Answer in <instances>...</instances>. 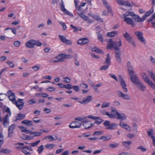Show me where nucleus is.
<instances>
[{"instance_id": "obj_1", "label": "nucleus", "mask_w": 155, "mask_h": 155, "mask_svg": "<svg viewBox=\"0 0 155 155\" xmlns=\"http://www.w3.org/2000/svg\"><path fill=\"white\" fill-rule=\"evenodd\" d=\"M130 80L132 83L134 84L137 88L143 92L146 88V86L142 83L140 79L136 75L130 78Z\"/></svg>"}, {"instance_id": "obj_2", "label": "nucleus", "mask_w": 155, "mask_h": 155, "mask_svg": "<svg viewBox=\"0 0 155 155\" xmlns=\"http://www.w3.org/2000/svg\"><path fill=\"white\" fill-rule=\"evenodd\" d=\"M103 125L106 129L112 130L117 128V125L115 123L110 124V121L106 120L103 123Z\"/></svg>"}, {"instance_id": "obj_3", "label": "nucleus", "mask_w": 155, "mask_h": 155, "mask_svg": "<svg viewBox=\"0 0 155 155\" xmlns=\"http://www.w3.org/2000/svg\"><path fill=\"white\" fill-rule=\"evenodd\" d=\"M123 35L124 38L127 41L128 43L134 47H135L136 45L132 37L127 32H126L123 34Z\"/></svg>"}, {"instance_id": "obj_4", "label": "nucleus", "mask_w": 155, "mask_h": 155, "mask_svg": "<svg viewBox=\"0 0 155 155\" xmlns=\"http://www.w3.org/2000/svg\"><path fill=\"white\" fill-rule=\"evenodd\" d=\"M119 80L120 82V85L124 92H127V84L124 79L123 77L121 75L119 76Z\"/></svg>"}, {"instance_id": "obj_5", "label": "nucleus", "mask_w": 155, "mask_h": 155, "mask_svg": "<svg viewBox=\"0 0 155 155\" xmlns=\"http://www.w3.org/2000/svg\"><path fill=\"white\" fill-rule=\"evenodd\" d=\"M135 34L137 36V39L145 45L146 42L143 36V32L140 31H136L135 32Z\"/></svg>"}, {"instance_id": "obj_6", "label": "nucleus", "mask_w": 155, "mask_h": 155, "mask_svg": "<svg viewBox=\"0 0 155 155\" xmlns=\"http://www.w3.org/2000/svg\"><path fill=\"white\" fill-rule=\"evenodd\" d=\"M127 66L128 67L127 71L130 78L136 75L130 62H127Z\"/></svg>"}, {"instance_id": "obj_7", "label": "nucleus", "mask_w": 155, "mask_h": 155, "mask_svg": "<svg viewBox=\"0 0 155 155\" xmlns=\"http://www.w3.org/2000/svg\"><path fill=\"white\" fill-rule=\"evenodd\" d=\"M60 5L61 10L65 14L70 16H73V15L70 12L68 11L66 9L64 8V3L63 0H61Z\"/></svg>"}, {"instance_id": "obj_8", "label": "nucleus", "mask_w": 155, "mask_h": 155, "mask_svg": "<svg viewBox=\"0 0 155 155\" xmlns=\"http://www.w3.org/2000/svg\"><path fill=\"white\" fill-rule=\"evenodd\" d=\"M116 46H118L117 43L113 41L111 39H109L107 45V49H111L112 48H113L114 49Z\"/></svg>"}, {"instance_id": "obj_9", "label": "nucleus", "mask_w": 155, "mask_h": 155, "mask_svg": "<svg viewBox=\"0 0 155 155\" xmlns=\"http://www.w3.org/2000/svg\"><path fill=\"white\" fill-rule=\"evenodd\" d=\"M77 57H78V55L76 54L72 56L70 54L65 55L63 54H59L58 56L55 57V58H76Z\"/></svg>"}, {"instance_id": "obj_10", "label": "nucleus", "mask_w": 155, "mask_h": 155, "mask_svg": "<svg viewBox=\"0 0 155 155\" xmlns=\"http://www.w3.org/2000/svg\"><path fill=\"white\" fill-rule=\"evenodd\" d=\"M59 38L63 43L65 44L70 45L72 44L71 41L70 40L67 39L66 37L63 35H59Z\"/></svg>"}, {"instance_id": "obj_11", "label": "nucleus", "mask_w": 155, "mask_h": 155, "mask_svg": "<svg viewBox=\"0 0 155 155\" xmlns=\"http://www.w3.org/2000/svg\"><path fill=\"white\" fill-rule=\"evenodd\" d=\"M23 99H18L17 101H16L17 103H14L17 107L20 110H21L23 107L24 104V103L22 101Z\"/></svg>"}, {"instance_id": "obj_12", "label": "nucleus", "mask_w": 155, "mask_h": 155, "mask_svg": "<svg viewBox=\"0 0 155 155\" xmlns=\"http://www.w3.org/2000/svg\"><path fill=\"white\" fill-rule=\"evenodd\" d=\"M121 18H124V21L127 24L131 25L133 27L135 26L134 22L131 18L128 17H123Z\"/></svg>"}, {"instance_id": "obj_13", "label": "nucleus", "mask_w": 155, "mask_h": 155, "mask_svg": "<svg viewBox=\"0 0 155 155\" xmlns=\"http://www.w3.org/2000/svg\"><path fill=\"white\" fill-rule=\"evenodd\" d=\"M81 124V123L78 122L74 121L71 122L69 127L71 128H79L80 127Z\"/></svg>"}, {"instance_id": "obj_14", "label": "nucleus", "mask_w": 155, "mask_h": 155, "mask_svg": "<svg viewBox=\"0 0 155 155\" xmlns=\"http://www.w3.org/2000/svg\"><path fill=\"white\" fill-rule=\"evenodd\" d=\"M92 101V97L91 96H88L86 98H84L83 100L81 101L80 100L78 101V102L81 104H87Z\"/></svg>"}, {"instance_id": "obj_15", "label": "nucleus", "mask_w": 155, "mask_h": 155, "mask_svg": "<svg viewBox=\"0 0 155 155\" xmlns=\"http://www.w3.org/2000/svg\"><path fill=\"white\" fill-rule=\"evenodd\" d=\"M34 42V40L30 39L25 43V45L27 48H33L35 47Z\"/></svg>"}, {"instance_id": "obj_16", "label": "nucleus", "mask_w": 155, "mask_h": 155, "mask_svg": "<svg viewBox=\"0 0 155 155\" xmlns=\"http://www.w3.org/2000/svg\"><path fill=\"white\" fill-rule=\"evenodd\" d=\"M104 63H106L107 64V65L101 67L100 68V70L101 71L106 70L108 68L110 64V59H106V60Z\"/></svg>"}, {"instance_id": "obj_17", "label": "nucleus", "mask_w": 155, "mask_h": 155, "mask_svg": "<svg viewBox=\"0 0 155 155\" xmlns=\"http://www.w3.org/2000/svg\"><path fill=\"white\" fill-rule=\"evenodd\" d=\"M118 95L120 97H121L125 100H130L131 98L130 96L127 94H124L121 91H119Z\"/></svg>"}, {"instance_id": "obj_18", "label": "nucleus", "mask_w": 155, "mask_h": 155, "mask_svg": "<svg viewBox=\"0 0 155 155\" xmlns=\"http://www.w3.org/2000/svg\"><path fill=\"white\" fill-rule=\"evenodd\" d=\"M153 130L152 129H150L147 131V133L148 136L150 137L153 140V144L155 146V137L153 135Z\"/></svg>"}, {"instance_id": "obj_19", "label": "nucleus", "mask_w": 155, "mask_h": 155, "mask_svg": "<svg viewBox=\"0 0 155 155\" xmlns=\"http://www.w3.org/2000/svg\"><path fill=\"white\" fill-rule=\"evenodd\" d=\"M132 18L136 22H143L144 20L142 16V18L140 17L139 15L134 14Z\"/></svg>"}, {"instance_id": "obj_20", "label": "nucleus", "mask_w": 155, "mask_h": 155, "mask_svg": "<svg viewBox=\"0 0 155 155\" xmlns=\"http://www.w3.org/2000/svg\"><path fill=\"white\" fill-rule=\"evenodd\" d=\"M89 41L87 38H83L79 39L77 41L78 44L82 45L87 44L88 42Z\"/></svg>"}, {"instance_id": "obj_21", "label": "nucleus", "mask_w": 155, "mask_h": 155, "mask_svg": "<svg viewBox=\"0 0 155 155\" xmlns=\"http://www.w3.org/2000/svg\"><path fill=\"white\" fill-rule=\"evenodd\" d=\"M64 61V59H50L48 61L51 63H53L62 62Z\"/></svg>"}, {"instance_id": "obj_22", "label": "nucleus", "mask_w": 155, "mask_h": 155, "mask_svg": "<svg viewBox=\"0 0 155 155\" xmlns=\"http://www.w3.org/2000/svg\"><path fill=\"white\" fill-rule=\"evenodd\" d=\"M101 113L103 115H106L109 117L110 118H114L115 117L114 115L112 114H110L108 112L106 111L105 110H102L101 111Z\"/></svg>"}, {"instance_id": "obj_23", "label": "nucleus", "mask_w": 155, "mask_h": 155, "mask_svg": "<svg viewBox=\"0 0 155 155\" xmlns=\"http://www.w3.org/2000/svg\"><path fill=\"white\" fill-rule=\"evenodd\" d=\"M114 50L115 51V57L117 58H120L121 52L118 46H116Z\"/></svg>"}, {"instance_id": "obj_24", "label": "nucleus", "mask_w": 155, "mask_h": 155, "mask_svg": "<svg viewBox=\"0 0 155 155\" xmlns=\"http://www.w3.org/2000/svg\"><path fill=\"white\" fill-rule=\"evenodd\" d=\"M135 13L133 12L127 11L121 16V18L127 17V16L130 15L133 17Z\"/></svg>"}, {"instance_id": "obj_25", "label": "nucleus", "mask_w": 155, "mask_h": 155, "mask_svg": "<svg viewBox=\"0 0 155 155\" xmlns=\"http://www.w3.org/2000/svg\"><path fill=\"white\" fill-rule=\"evenodd\" d=\"M153 12V7H152L150 11L146 12L144 15L143 16L144 20H145L147 17L149 16L151 14H152Z\"/></svg>"}, {"instance_id": "obj_26", "label": "nucleus", "mask_w": 155, "mask_h": 155, "mask_svg": "<svg viewBox=\"0 0 155 155\" xmlns=\"http://www.w3.org/2000/svg\"><path fill=\"white\" fill-rule=\"evenodd\" d=\"M127 116L124 114H120L118 113L117 114V119L119 120H124L126 119Z\"/></svg>"}, {"instance_id": "obj_27", "label": "nucleus", "mask_w": 155, "mask_h": 155, "mask_svg": "<svg viewBox=\"0 0 155 155\" xmlns=\"http://www.w3.org/2000/svg\"><path fill=\"white\" fill-rule=\"evenodd\" d=\"M83 126L86 129L90 128V121L87 120L84 121L83 123Z\"/></svg>"}, {"instance_id": "obj_28", "label": "nucleus", "mask_w": 155, "mask_h": 155, "mask_svg": "<svg viewBox=\"0 0 155 155\" xmlns=\"http://www.w3.org/2000/svg\"><path fill=\"white\" fill-rule=\"evenodd\" d=\"M21 123L29 127H31L33 125L32 121L28 120H25L22 121Z\"/></svg>"}, {"instance_id": "obj_29", "label": "nucleus", "mask_w": 155, "mask_h": 155, "mask_svg": "<svg viewBox=\"0 0 155 155\" xmlns=\"http://www.w3.org/2000/svg\"><path fill=\"white\" fill-rule=\"evenodd\" d=\"M118 34L117 31H113L111 32H108L107 34V36L109 37H113L115 36Z\"/></svg>"}, {"instance_id": "obj_30", "label": "nucleus", "mask_w": 155, "mask_h": 155, "mask_svg": "<svg viewBox=\"0 0 155 155\" xmlns=\"http://www.w3.org/2000/svg\"><path fill=\"white\" fill-rule=\"evenodd\" d=\"M25 117V115L24 114H17V117L15 121H16L18 120H20L22 119V118L24 119Z\"/></svg>"}, {"instance_id": "obj_31", "label": "nucleus", "mask_w": 155, "mask_h": 155, "mask_svg": "<svg viewBox=\"0 0 155 155\" xmlns=\"http://www.w3.org/2000/svg\"><path fill=\"white\" fill-rule=\"evenodd\" d=\"M111 136L110 135H107V136H102L99 138L100 140H102L104 141L108 140H110L111 138Z\"/></svg>"}, {"instance_id": "obj_32", "label": "nucleus", "mask_w": 155, "mask_h": 155, "mask_svg": "<svg viewBox=\"0 0 155 155\" xmlns=\"http://www.w3.org/2000/svg\"><path fill=\"white\" fill-rule=\"evenodd\" d=\"M9 100L12 101V102L14 104V103H17L16 101L15 100V94H13V95L10 96H8V97Z\"/></svg>"}, {"instance_id": "obj_33", "label": "nucleus", "mask_w": 155, "mask_h": 155, "mask_svg": "<svg viewBox=\"0 0 155 155\" xmlns=\"http://www.w3.org/2000/svg\"><path fill=\"white\" fill-rule=\"evenodd\" d=\"M3 111L4 112L7 113V114L6 115H11V112L9 108L6 107L5 106L3 108Z\"/></svg>"}, {"instance_id": "obj_34", "label": "nucleus", "mask_w": 155, "mask_h": 155, "mask_svg": "<svg viewBox=\"0 0 155 155\" xmlns=\"http://www.w3.org/2000/svg\"><path fill=\"white\" fill-rule=\"evenodd\" d=\"M96 120L95 121L94 124H96L98 125L100 124L104 120L102 119L101 118L99 117H97Z\"/></svg>"}, {"instance_id": "obj_35", "label": "nucleus", "mask_w": 155, "mask_h": 155, "mask_svg": "<svg viewBox=\"0 0 155 155\" xmlns=\"http://www.w3.org/2000/svg\"><path fill=\"white\" fill-rule=\"evenodd\" d=\"M11 152V150L7 149L2 148L0 151V152L6 154H8Z\"/></svg>"}, {"instance_id": "obj_36", "label": "nucleus", "mask_w": 155, "mask_h": 155, "mask_svg": "<svg viewBox=\"0 0 155 155\" xmlns=\"http://www.w3.org/2000/svg\"><path fill=\"white\" fill-rule=\"evenodd\" d=\"M40 140H38L35 142L30 143V147H36L40 143Z\"/></svg>"}, {"instance_id": "obj_37", "label": "nucleus", "mask_w": 155, "mask_h": 155, "mask_svg": "<svg viewBox=\"0 0 155 155\" xmlns=\"http://www.w3.org/2000/svg\"><path fill=\"white\" fill-rule=\"evenodd\" d=\"M131 142L130 141H125L122 142V145L126 148L128 147V145H130L131 144Z\"/></svg>"}, {"instance_id": "obj_38", "label": "nucleus", "mask_w": 155, "mask_h": 155, "mask_svg": "<svg viewBox=\"0 0 155 155\" xmlns=\"http://www.w3.org/2000/svg\"><path fill=\"white\" fill-rule=\"evenodd\" d=\"M97 37L98 39L101 41V42H103L104 41V39L102 35L100 33V32L97 33Z\"/></svg>"}, {"instance_id": "obj_39", "label": "nucleus", "mask_w": 155, "mask_h": 155, "mask_svg": "<svg viewBox=\"0 0 155 155\" xmlns=\"http://www.w3.org/2000/svg\"><path fill=\"white\" fill-rule=\"evenodd\" d=\"M44 150V147L43 145H41L38 147L37 150V151L39 154L41 153Z\"/></svg>"}, {"instance_id": "obj_40", "label": "nucleus", "mask_w": 155, "mask_h": 155, "mask_svg": "<svg viewBox=\"0 0 155 155\" xmlns=\"http://www.w3.org/2000/svg\"><path fill=\"white\" fill-rule=\"evenodd\" d=\"M58 23L62 26L63 29L64 31H65L66 30L67 27L65 23L62 21H59Z\"/></svg>"}, {"instance_id": "obj_41", "label": "nucleus", "mask_w": 155, "mask_h": 155, "mask_svg": "<svg viewBox=\"0 0 155 155\" xmlns=\"http://www.w3.org/2000/svg\"><path fill=\"white\" fill-rule=\"evenodd\" d=\"M147 72L148 73L151 78L155 81V75L153 73L152 71H150L149 70H147Z\"/></svg>"}, {"instance_id": "obj_42", "label": "nucleus", "mask_w": 155, "mask_h": 155, "mask_svg": "<svg viewBox=\"0 0 155 155\" xmlns=\"http://www.w3.org/2000/svg\"><path fill=\"white\" fill-rule=\"evenodd\" d=\"M116 0L119 4L122 5L126 6L127 1H123L121 0Z\"/></svg>"}, {"instance_id": "obj_43", "label": "nucleus", "mask_w": 155, "mask_h": 155, "mask_svg": "<svg viewBox=\"0 0 155 155\" xmlns=\"http://www.w3.org/2000/svg\"><path fill=\"white\" fill-rule=\"evenodd\" d=\"M82 18L85 21H87L89 23L91 24L92 22L91 20L88 17L85 15H84L83 18Z\"/></svg>"}, {"instance_id": "obj_44", "label": "nucleus", "mask_w": 155, "mask_h": 155, "mask_svg": "<svg viewBox=\"0 0 155 155\" xmlns=\"http://www.w3.org/2000/svg\"><path fill=\"white\" fill-rule=\"evenodd\" d=\"M42 134V132H38L37 131L32 132V134L35 137H38L40 136Z\"/></svg>"}, {"instance_id": "obj_45", "label": "nucleus", "mask_w": 155, "mask_h": 155, "mask_svg": "<svg viewBox=\"0 0 155 155\" xmlns=\"http://www.w3.org/2000/svg\"><path fill=\"white\" fill-rule=\"evenodd\" d=\"M21 147L22 149V152L25 154L26 155H31V153L27 151L26 150L25 148H24L23 147Z\"/></svg>"}, {"instance_id": "obj_46", "label": "nucleus", "mask_w": 155, "mask_h": 155, "mask_svg": "<svg viewBox=\"0 0 155 155\" xmlns=\"http://www.w3.org/2000/svg\"><path fill=\"white\" fill-rule=\"evenodd\" d=\"M55 146V145L53 144H47L45 146L46 148H49L50 149H53Z\"/></svg>"}, {"instance_id": "obj_47", "label": "nucleus", "mask_w": 155, "mask_h": 155, "mask_svg": "<svg viewBox=\"0 0 155 155\" xmlns=\"http://www.w3.org/2000/svg\"><path fill=\"white\" fill-rule=\"evenodd\" d=\"M86 118H87V117H75L74 118V119L77 120H78L79 121L83 122V121H83V120H85Z\"/></svg>"}, {"instance_id": "obj_48", "label": "nucleus", "mask_w": 155, "mask_h": 155, "mask_svg": "<svg viewBox=\"0 0 155 155\" xmlns=\"http://www.w3.org/2000/svg\"><path fill=\"white\" fill-rule=\"evenodd\" d=\"M92 51H95L100 54H102L103 53L102 51L99 49L97 48H93L92 49Z\"/></svg>"}, {"instance_id": "obj_49", "label": "nucleus", "mask_w": 155, "mask_h": 155, "mask_svg": "<svg viewBox=\"0 0 155 155\" xmlns=\"http://www.w3.org/2000/svg\"><path fill=\"white\" fill-rule=\"evenodd\" d=\"M16 125L15 124L11 125L8 129V131H13L14 130L15 128Z\"/></svg>"}, {"instance_id": "obj_50", "label": "nucleus", "mask_w": 155, "mask_h": 155, "mask_svg": "<svg viewBox=\"0 0 155 155\" xmlns=\"http://www.w3.org/2000/svg\"><path fill=\"white\" fill-rule=\"evenodd\" d=\"M111 114H113L114 115L115 117L114 118H115L116 117V114L117 115V114H118L119 112L117 111L116 110H114L113 108H111Z\"/></svg>"}, {"instance_id": "obj_51", "label": "nucleus", "mask_w": 155, "mask_h": 155, "mask_svg": "<svg viewBox=\"0 0 155 155\" xmlns=\"http://www.w3.org/2000/svg\"><path fill=\"white\" fill-rule=\"evenodd\" d=\"M110 104L108 102H104L103 104L101 106V107L102 108H104L105 107H108L110 105Z\"/></svg>"}, {"instance_id": "obj_52", "label": "nucleus", "mask_w": 155, "mask_h": 155, "mask_svg": "<svg viewBox=\"0 0 155 155\" xmlns=\"http://www.w3.org/2000/svg\"><path fill=\"white\" fill-rule=\"evenodd\" d=\"M103 133V132L102 131H95L94 132L93 135H99L102 134Z\"/></svg>"}, {"instance_id": "obj_53", "label": "nucleus", "mask_w": 155, "mask_h": 155, "mask_svg": "<svg viewBox=\"0 0 155 155\" xmlns=\"http://www.w3.org/2000/svg\"><path fill=\"white\" fill-rule=\"evenodd\" d=\"M64 88L68 90H70L72 88V86L70 84H68L65 85L64 86Z\"/></svg>"}, {"instance_id": "obj_54", "label": "nucleus", "mask_w": 155, "mask_h": 155, "mask_svg": "<svg viewBox=\"0 0 155 155\" xmlns=\"http://www.w3.org/2000/svg\"><path fill=\"white\" fill-rule=\"evenodd\" d=\"M70 27L74 30V32H77L78 30L81 31V29H78L76 27L72 25H71Z\"/></svg>"}, {"instance_id": "obj_55", "label": "nucleus", "mask_w": 155, "mask_h": 155, "mask_svg": "<svg viewBox=\"0 0 155 155\" xmlns=\"http://www.w3.org/2000/svg\"><path fill=\"white\" fill-rule=\"evenodd\" d=\"M135 136V135L134 134L130 133H128L127 136V137L130 139L134 137Z\"/></svg>"}, {"instance_id": "obj_56", "label": "nucleus", "mask_w": 155, "mask_h": 155, "mask_svg": "<svg viewBox=\"0 0 155 155\" xmlns=\"http://www.w3.org/2000/svg\"><path fill=\"white\" fill-rule=\"evenodd\" d=\"M35 46L36 45L37 46H41L42 43L41 42L39 41H38L34 40Z\"/></svg>"}, {"instance_id": "obj_57", "label": "nucleus", "mask_w": 155, "mask_h": 155, "mask_svg": "<svg viewBox=\"0 0 155 155\" xmlns=\"http://www.w3.org/2000/svg\"><path fill=\"white\" fill-rule=\"evenodd\" d=\"M80 86L84 89L87 88L88 87V86L86 84L82 83L80 84Z\"/></svg>"}, {"instance_id": "obj_58", "label": "nucleus", "mask_w": 155, "mask_h": 155, "mask_svg": "<svg viewBox=\"0 0 155 155\" xmlns=\"http://www.w3.org/2000/svg\"><path fill=\"white\" fill-rule=\"evenodd\" d=\"M64 81L66 83H69L71 81V79L68 77H65L63 78Z\"/></svg>"}, {"instance_id": "obj_59", "label": "nucleus", "mask_w": 155, "mask_h": 155, "mask_svg": "<svg viewBox=\"0 0 155 155\" xmlns=\"http://www.w3.org/2000/svg\"><path fill=\"white\" fill-rule=\"evenodd\" d=\"M21 44V42L16 41H15L13 43L15 47H18Z\"/></svg>"}, {"instance_id": "obj_60", "label": "nucleus", "mask_w": 155, "mask_h": 155, "mask_svg": "<svg viewBox=\"0 0 155 155\" xmlns=\"http://www.w3.org/2000/svg\"><path fill=\"white\" fill-rule=\"evenodd\" d=\"M72 88L74 90L77 92L79 91V87L78 86L74 85L72 87Z\"/></svg>"}, {"instance_id": "obj_61", "label": "nucleus", "mask_w": 155, "mask_h": 155, "mask_svg": "<svg viewBox=\"0 0 155 155\" xmlns=\"http://www.w3.org/2000/svg\"><path fill=\"white\" fill-rule=\"evenodd\" d=\"M118 146V143L115 144H111L109 145V147L111 148H114L117 147Z\"/></svg>"}, {"instance_id": "obj_62", "label": "nucleus", "mask_w": 155, "mask_h": 155, "mask_svg": "<svg viewBox=\"0 0 155 155\" xmlns=\"http://www.w3.org/2000/svg\"><path fill=\"white\" fill-rule=\"evenodd\" d=\"M13 134L14 131H8V138H11L13 137Z\"/></svg>"}, {"instance_id": "obj_63", "label": "nucleus", "mask_w": 155, "mask_h": 155, "mask_svg": "<svg viewBox=\"0 0 155 155\" xmlns=\"http://www.w3.org/2000/svg\"><path fill=\"white\" fill-rule=\"evenodd\" d=\"M148 84L155 91V85L154 83L151 81L150 83H149Z\"/></svg>"}, {"instance_id": "obj_64", "label": "nucleus", "mask_w": 155, "mask_h": 155, "mask_svg": "<svg viewBox=\"0 0 155 155\" xmlns=\"http://www.w3.org/2000/svg\"><path fill=\"white\" fill-rule=\"evenodd\" d=\"M28 103L29 104H32L35 103H36V101L34 99H32L29 100L28 101Z\"/></svg>"}]
</instances>
